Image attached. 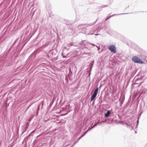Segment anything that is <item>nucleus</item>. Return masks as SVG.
<instances>
[{"label":"nucleus","mask_w":147,"mask_h":147,"mask_svg":"<svg viewBox=\"0 0 147 147\" xmlns=\"http://www.w3.org/2000/svg\"><path fill=\"white\" fill-rule=\"evenodd\" d=\"M132 60L135 63H138L141 64H143L144 63V62L142 60L136 56L133 57L132 58Z\"/></svg>","instance_id":"obj_1"},{"label":"nucleus","mask_w":147,"mask_h":147,"mask_svg":"<svg viewBox=\"0 0 147 147\" xmlns=\"http://www.w3.org/2000/svg\"><path fill=\"white\" fill-rule=\"evenodd\" d=\"M108 49L111 53H115L116 52V47L114 45H110L108 48Z\"/></svg>","instance_id":"obj_2"},{"label":"nucleus","mask_w":147,"mask_h":147,"mask_svg":"<svg viewBox=\"0 0 147 147\" xmlns=\"http://www.w3.org/2000/svg\"><path fill=\"white\" fill-rule=\"evenodd\" d=\"M98 88L97 87L95 90L92 96L91 99V101H92L96 97L98 91Z\"/></svg>","instance_id":"obj_3"},{"label":"nucleus","mask_w":147,"mask_h":147,"mask_svg":"<svg viewBox=\"0 0 147 147\" xmlns=\"http://www.w3.org/2000/svg\"><path fill=\"white\" fill-rule=\"evenodd\" d=\"M110 113V111L109 110L107 111V113L105 114V117H108Z\"/></svg>","instance_id":"obj_4"},{"label":"nucleus","mask_w":147,"mask_h":147,"mask_svg":"<svg viewBox=\"0 0 147 147\" xmlns=\"http://www.w3.org/2000/svg\"><path fill=\"white\" fill-rule=\"evenodd\" d=\"M111 17V16H109V17H108V18H107L106 19H105V21H107V20H108L109 19L110 17Z\"/></svg>","instance_id":"obj_5"},{"label":"nucleus","mask_w":147,"mask_h":147,"mask_svg":"<svg viewBox=\"0 0 147 147\" xmlns=\"http://www.w3.org/2000/svg\"><path fill=\"white\" fill-rule=\"evenodd\" d=\"M90 44L93 46H96L94 44H93L90 43Z\"/></svg>","instance_id":"obj_6"},{"label":"nucleus","mask_w":147,"mask_h":147,"mask_svg":"<svg viewBox=\"0 0 147 147\" xmlns=\"http://www.w3.org/2000/svg\"><path fill=\"white\" fill-rule=\"evenodd\" d=\"M96 46L97 47L98 50H99V49H100V48L98 47L97 46Z\"/></svg>","instance_id":"obj_7"},{"label":"nucleus","mask_w":147,"mask_h":147,"mask_svg":"<svg viewBox=\"0 0 147 147\" xmlns=\"http://www.w3.org/2000/svg\"><path fill=\"white\" fill-rule=\"evenodd\" d=\"M67 114V113H66V114H62V115H62V116L65 115H66Z\"/></svg>","instance_id":"obj_8"},{"label":"nucleus","mask_w":147,"mask_h":147,"mask_svg":"<svg viewBox=\"0 0 147 147\" xmlns=\"http://www.w3.org/2000/svg\"><path fill=\"white\" fill-rule=\"evenodd\" d=\"M96 125H96H94L93 127H92V128H94Z\"/></svg>","instance_id":"obj_9"},{"label":"nucleus","mask_w":147,"mask_h":147,"mask_svg":"<svg viewBox=\"0 0 147 147\" xmlns=\"http://www.w3.org/2000/svg\"><path fill=\"white\" fill-rule=\"evenodd\" d=\"M88 131V130H87L86 132L85 133V134H86Z\"/></svg>","instance_id":"obj_10"},{"label":"nucleus","mask_w":147,"mask_h":147,"mask_svg":"<svg viewBox=\"0 0 147 147\" xmlns=\"http://www.w3.org/2000/svg\"><path fill=\"white\" fill-rule=\"evenodd\" d=\"M63 58H65V56H63Z\"/></svg>","instance_id":"obj_11"}]
</instances>
